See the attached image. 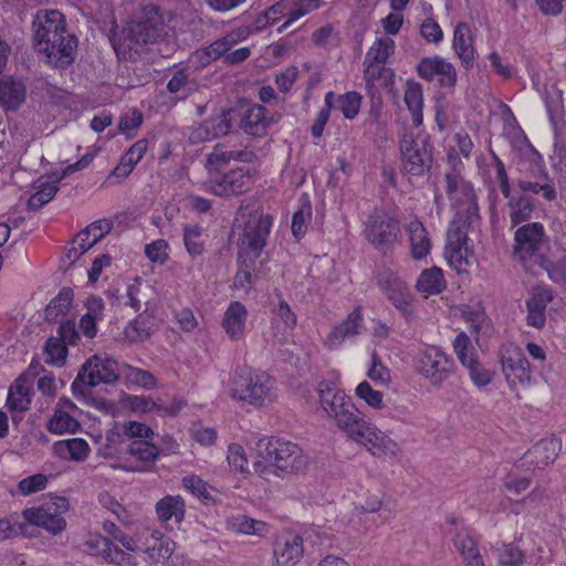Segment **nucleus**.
I'll use <instances>...</instances> for the list:
<instances>
[{"mask_svg":"<svg viewBox=\"0 0 566 566\" xmlns=\"http://www.w3.org/2000/svg\"><path fill=\"white\" fill-rule=\"evenodd\" d=\"M32 28L34 48L44 55L46 64L65 69L74 62L78 41L67 29L62 12L53 9L39 10Z\"/></svg>","mask_w":566,"mask_h":566,"instance_id":"f257e3e1","label":"nucleus"},{"mask_svg":"<svg viewBox=\"0 0 566 566\" xmlns=\"http://www.w3.org/2000/svg\"><path fill=\"white\" fill-rule=\"evenodd\" d=\"M256 457L253 469L264 479H269L271 474H298L310 462L308 455L297 443L276 437L260 439L256 443Z\"/></svg>","mask_w":566,"mask_h":566,"instance_id":"f03ea898","label":"nucleus"},{"mask_svg":"<svg viewBox=\"0 0 566 566\" xmlns=\"http://www.w3.org/2000/svg\"><path fill=\"white\" fill-rule=\"evenodd\" d=\"M170 28L166 24L159 9L154 6L146 7L137 21H132L119 34L111 38L112 45L118 56L139 53L144 45L165 39Z\"/></svg>","mask_w":566,"mask_h":566,"instance_id":"7ed1b4c3","label":"nucleus"},{"mask_svg":"<svg viewBox=\"0 0 566 566\" xmlns=\"http://www.w3.org/2000/svg\"><path fill=\"white\" fill-rule=\"evenodd\" d=\"M273 388L274 379L268 373L247 365L238 366L229 382L231 398L254 407L263 406Z\"/></svg>","mask_w":566,"mask_h":566,"instance_id":"20e7f679","label":"nucleus"},{"mask_svg":"<svg viewBox=\"0 0 566 566\" xmlns=\"http://www.w3.org/2000/svg\"><path fill=\"white\" fill-rule=\"evenodd\" d=\"M317 391L323 410L335 421L337 428L347 436L356 426V422L361 419L352 398L342 389L326 381L318 384Z\"/></svg>","mask_w":566,"mask_h":566,"instance_id":"39448f33","label":"nucleus"},{"mask_svg":"<svg viewBox=\"0 0 566 566\" xmlns=\"http://www.w3.org/2000/svg\"><path fill=\"white\" fill-rule=\"evenodd\" d=\"M446 193L455 210L458 221L472 224L479 219V206L472 184L458 170L452 169L444 175Z\"/></svg>","mask_w":566,"mask_h":566,"instance_id":"423d86ee","label":"nucleus"},{"mask_svg":"<svg viewBox=\"0 0 566 566\" xmlns=\"http://www.w3.org/2000/svg\"><path fill=\"white\" fill-rule=\"evenodd\" d=\"M118 378L117 361L109 357L93 356L81 367L71 388L75 397H85L99 384H113Z\"/></svg>","mask_w":566,"mask_h":566,"instance_id":"0eeeda50","label":"nucleus"},{"mask_svg":"<svg viewBox=\"0 0 566 566\" xmlns=\"http://www.w3.org/2000/svg\"><path fill=\"white\" fill-rule=\"evenodd\" d=\"M400 233V220L389 211L375 210L364 222L365 239L382 253H387L395 247Z\"/></svg>","mask_w":566,"mask_h":566,"instance_id":"6e6552de","label":"nucleus"},{"mask_svg":"<svg viewBox=\"0 0 566 566\" xmlns=\"http://www.w3.org/2000/svg\"><path fill=\"white\" fill-rule=\"evenodd\" d=\"M432 150L428 136L406 134L400 142L402 174L413 177L429 174L433 163Z\"/></svg>","mask_w":566,"mask_h":566,"instance_id":"1a4fd4ad","label":"nucleus"},{"mask_svg":"<svg viewBox=\"0 0 566 566\" xmlns=\"http://www.w3.org/2000/svg\"><path fill=\"white\" fill-rule=\"evenodd\" d=\"M415 370L423 377L429 385L440 387L455 370V363L451 356L438 346H428L419 350L415 357Z\"/></svg>","mask_w":566,"mask_h":566,"instance_id":"9d476101","label":"nucleus"},{"mask_svg":"<svg viewBox=\"0 0 566 566\" xmlns=\"http://www.w3.org/2000/svg\"><path fill=\"white\" fill-rule=\"evenodd\" d=\"M70 510L66 497L55 496L39 506L24 509L21 517L28 523V528L39 526L52 535H59L66 528L64 514Z\"/></svg>","mask_w":566,"mask_h":566,"instance_id":"9b49d317","label":"nucleus"},{"mask_svg":"<svg viewBox=\"0 0 566 566\" xmlns=\"http://www.w3.org/2000/svg\"><path fill=\"white\" fill-rule=\"evenodd\" d=\"M353 441L363 444L375 457L396 461L400 448L396 441L361 417L347 434Z\"/></svg>","mask_w":566,"mask_h":566,"instance_id":"f8f14e48","label":"nucleus"},{"mask_svg":"<svg viewBox=\"0 0 566 566\" xmlns=\"http://www.w3.org/2000/svg\"><path fill=\"white\" fill-rule=\"evenodd\" d=\"M499 358L502 374L512 391L527 388L534 382L531 364L520 346H502Z\"/></svg>","mask_w":566,"mask_h":566,"instance_id":"ddd939ff","label":"nucleus"},{"mask_svg":"<svg viewBox=\"0 0 566 566\" xmlns=\"http://www.w3.org/2000/svg\"><path fill=\"white\" fill-rule=\"evenodd\" d=\"M453 349L474 386L482 388L492 381V373L479 360L476 350L464 332L454 338Z\"/></svg>","mask_w":566,"mask_h":566,"instance_id":"4468645a","label":"nucleus"},{"mask_svg":"<svg viewBox=\"0 0 566 566\" xmlns=\"http://www.w3.org/2000/svg\"><path fill=\"white\" fill-rule=\"evenodd\" d=\"M93 160L92 155H84L76 163L69 165L61 171H54L50 179L40 178L36 181V191L30 197L28 206L32 210H38L50 202L59 190L57 184L67 175L86 168Z\"/></svg>","mask_w":566,"mask_h":566,"instance_id":"2eb2a0df","label":"nucleus"},{"mask_svg":"<svg viewBox=\"0 0 566 566\" xmlns=\"http://www.w3.org/2000/svg\"><path fill=\"white\" fill-rule=\"evenodd\" d=\"M378 285L391 304L401 312L407 321H410L413 315L412 295L401 277L387 269L379 273Z\"/></svg>","mask_w":566,"mask_h":566,"instance_id":"dca6fc26","label":"nucleus"},{"mask_svg":"<svg viewBox=\"0 0 566 566\" xmlns=\"http://www.w3.org/2000/svg\"><path fill=\"white\" fill-rule=\"evenodd\" d=\"M468 224L452 226L447 235L446 258L449 265L457 272H465L473 263V252L468 247Z\"/></svg>","mask_w":566,"mask_h":566,"instance_id":"f3484780","label":"nucleus"},{"mask_svg":"<svg viewBox=\"0 0 566 566\" xmlns=\"http://www.w3.org/2000/svg\"><path fill=\"white\" fill-rule=\"evenodd\" d=\"M231 111L222 109L206 120L187 128L188 140L192 145L210 142L227 135L232 128Z\"/></svg>","mask_w":566,"mask_h":566,"instance_id":"a211bd4d","label":"nucleus"},{"mask_svg":"<svg viewBox=\"0 0 566 566\" xmlns=\"http://www.w3.org/2000/svg\"><path fill=\"white\" fill-rule=\"evenodd\" d=\"M252 184L251 171L241 167L232 169L221 177L211 178L206 184V188L218 197H230L247 192Z\"/></svg>","mask_w":566,"mask_h":566,"instance_id":"6ab92c4d","label":"nucleus"},{"mask_svg":"<svg viewBox=\"0 0 566 566\" xmlns=\"http://www.w3.org/2000/svg\"><path fill=\"white\" fill-rule=\"evenodd\" d=\"M418 76L427 82L438 81L441 87L452 88L457 84L455 67L440 55L423 57L417 65Z\"/></svg>","mask_w":566,"mask_h":566,"instance_id":"aec40b11","label":"nucleus"},{"mask_svg":"<svg viewBox=\"0 0 566 566\" xmlns=\"http://www.w3.org/2000/svg\"><path fill=\"white\" fill-rule=\"evenodd\" d=\"M273 218L269 214L250 216L245 222L242 244L258 258L266 245Z\"/></svg>","mask_w":566,"mask_h":566,"instance_id":"412c9836","label":"nucleus"},{"mask_svg":"<svg viewBox=\"0 0 566 566\" xmlns=\"http://www.w3.org/2000/svg\"><path fill=\"white\" fill-rule=\"evenodd\" d=\"M545 229L541 222H531L520 227L514 234V254L525 260L533 256L542 247Z\"/></svg>","mask_w":566,"mask_h":566,"instance_id":"4be33fe9","label":"nucleus"},{"mask_svg":"<svg viewBox=\"0 0 566 566\" xmlns=\"http://www.w3.org/2000/svg\"><path fill=\"white\" fill-rule=\"evenodd\" d=\"M305 551L306 547L302 546V538L298 537V533L287 531L277 536L274 542L273 554L279 566H294L302 559Z\"/></svg>","mask_w":566,"mask_h":566,"instance_id":"5701e85b","label":"nucleus"},{"mask_svg":"<svg viewBox=\"0 0 566 566\" xmlns=\"http://www.w3.org/2000/svg\"><path fill=\"white\" fill-rule=\"evenodd\" d=\"M554 300V292L547 285H537L531 296L525 301L527 310L526 324L535 328H543L546 324V308Z\"/></svg>","mask_w":566,"mask_h":566,"instance_id":"b1692460","label":"nucleus"},{"mask_svg":"<svg viewBox=\"0 0 566 566\" xmlns=\"http://www.w3.org/2000/svg\"><path fill=\"white\" fill-rule=\"evenodd\" d=\"M560 449L559 439H542L523 455L522 465H526L528 469H544L555 461Z\"/></svg>","mask_w":566,"mask_h":566,"instance_id":"393cba45","label":"nucleus"},{"mask_svg":"<svg viewBox=\"0 0 566 566\" xmlns=\"http://www.w3.org/2000/svg\"><path fill=\"white\" fill-rule=\"evenodd\" d=\"M363 329V314L359 307L354 308L346 319L335 326L328 334L326 343L329 348L339 346L346 338L358 335Z\"/></svg>","mask_w":566,"mask_h":566,"instance_id":"a878e982","label":"nucleus"},{"mask_svg":"<svg viewBox=\"0 0 566 566\" xmlns=\"http://www.w3.org/2000/svg\"><path fill=\"white\" fill-rule=\"evenodd\" d=\"M256 159L254 151L249 149H227L224 145L218 144L207 156V164L210 169L219 170L230 161L253 163Z\"/></svg>","mask_w":566,"mask_h":566,"instance_id":"bb28decb","label":"nucleus"},{"mask_svg":"<svg viewBox=\"0 0 566 566\" xmlns=\"http://www.w3.org/2000/svg\"><path fill=\"white\" fill-rule=\"evenodd\" d=\"M406 232L409 238L412 258L416 260L426 258L430 253L432 244L423 223L418 218H413L406 224Z\"/></svg>","mask_w":566,"mask_h":566,"instance_id":"cd10ccee","label":"nucleus"},{"mask_svg":"<svg viewBox=\"0 0 566 566\" xmlns=\"http://www.w3.org/2000/svg\"><path fill=\"white\" fill-rule=\"evenodd\" d=\"M247 318L248 311L241 302L234 301L229 304L223 315L222 326L232 340L244 337Z\"/></svg>","mask_w":566,"mask_h":566,"instance_id":"c85d7f7f","label":"nucleus"},{"mask_svg":"<svg viewBox=\"0 0 566 566\" xmlns=\"http://www.w3.org/2000/svg\"><path fill=\"white\" fill-rule=\"evenodd\" d=\"M452 49L465 69L472 66L474 61V48L471 29L468 23L460 22L455 25Z\"/></svg>","mask_w":566,"mask_h":566,"instance_id":"c756f323","label":"nucleus"},{"mask_svg":"<svg viewBox=\"0 0 566 566\" xmlns=\"http://www.w3.org/2000/svg\"><path fill=\"white\" fill-rule=\"evenodd\" d=\"M452 541L467 566H485L475 539L467 531L458 532Z\"/></svg>","mask_w":566,"mask_h":566,"instance_id":"7c9ffc66","label":"nucleus"},{"mask_svg":"<svg viewBox=\"0 0 566 566\" xmlns=\"http://www.w3.org/2000/svg\"><path fill=\"white\" fill-rule=\"evenodd\" d=\"M92 544L98 548V553L111 564L137 566V562L132 555L125 553L107 537L98 536L92 541Z\"/></svg>","mask_w":566,"mask_h":566,"instance_id":"2f4dec72","label":"nucleus"},{"mask_svg":"<svg viewBox=\"0 0 566 566\" xmlns=\"http://www.w3.org/2000/svg\"><path fill=\"white\" fill-rule=\"evenodd\" d=\"M539 178L542 181L520 179L517 182L520 190L524 193L541 195L546 201H554L557 198V191L544 165L539 169Z\"/></svg>","mask_w":566,"mask_h":566,"instance_id":"473e14b6","label":"nucleus"},{"mask_svg":"<svg viewBox=\"0 0 566 566\" xmlns=\"http://www.w3.org/2000/svg\"><path fill=\"white\" fill-rule=\"evenodd\" d=\"M268 124L266 108L260 104H254L248 107L240 122L241 128L252 136L264 135Z\"/></svg>","mask_w":566,"mask_h":566,"instance_id":"72a5a7b5","label":"nucleus"},{"mask_svg":"<svg viewBox=\"0 0 566 566\" xmlns=\"http://www.w3.org/2000/svg\"><path fill=\"white\" fill-rule=\"evenodd\" d=\"M185 506L180 495H166L156 503V514L163 523L174 521L179 524L185 517Z\"/></svg>","mask_w":566,"mask_h":566,"instance_id":"f704fd0d","label":"nucleus"},{"mask_svg":"<svg viewBox=\"0 0 566 566\" xmlns=\"http://www.w3.org/2000/svg\"><path fill=\"white\" fill-rule=\"evenodd\" d=\"M197 87L198 83L190 72V66L176 70L167 83V91L181 99L192 94Z\"/></svg>","mask_w":566,"mask_h":566,"instance_id":"c9c22d12","label":"nucleus"},{"mask_svg":"<svg viewBox=\"0 0 566 566\" xmlns=\"http://www.w3.org/2000/svg\"><path fill=\"white\" fill-rule=\"evenodd\" d=\"M32 389L28 381L18 378L8 391L7 407L11 411L24 412L31 405Z\"/></svg>","mask_w":566,"mask_h":566,"instance_id":"e433bc0d","label":"nucleus"},{"mask_svg":"<svg viewBox=\"0 0 566 566\" xmlns=\"http://www.w3.org/2000/svg\"><path fill=\"white\" fill-rule=\"evenodd\" d=\"M53 451L64 460L84 461L90 453V446L82 438H72L55 442Z\"/></svg>","mask_w":566,"mask_h":566,"instance_id":"4c0bfd02","label":"nucleus"},{"mask_svg":"<svg viewBox=\"0 0 566 566\" xmlns=\"http://www.w3.org/2000/svg\"><path fill=\"white\" fill-rule=\"evenodd\" d=\"M447 286L443 272L440 268L432 266L424 269L416 283L417 290L426 295H436L441 293Z\"/></svg>","mask_w":566,"mask_h":566,"instance_id":"58836bf2","label":"nucleus"},{"mask_svg":"<svg viewBox=\"0 0 566 566\" xmlns=\"http://www.w3.org/2000/svg\"><path fill=\"white\" fill-rule=\"evenodd\" d=\"M25 99L22 82L11 77L0 81V102L9 109H17Z\"/></svg>","mask_w":566,"mask_h":566,"instance_id":"ea45409f","label":"nucleus"},{"mask_svg":"<svg viewBox=\"0 0 566 566\" xmlns=\"http://www.w3.org/2000/svg\"><path fill=\"white\" fill-rule=\"evenodd\" d=\"M403 99L411 113L413 124L420 125L423 118V93L421 85L417 82L408 81Z\"/></svg>","mask_w":566,"mask_h":566,"instance_id":"a19ab883","label":"nucleus"},{"mask_svg":"<svg viewBox=\"0 0 566 566\" xmlns=\"http://www.w3.org/2000/svg\"><path fill=\"white\" fill-rule=\"evenodd\" d=\"M332 95L334 96L333 108H338L346 119L353 120L357 117L363 102V96L358 92L350 91L337 95L332 91Z\"/></svg>","mask_w":566,"mask_h":566,"instance_id":"79ce46f5","label":"nucleus"},{"mask_svg":"<svg viewBox=\"0 0 566 566\" xmlns=\"http://www.w3.org/2000/svg\"><path fill=\"white\" fill-rule=\"evenodd\" d=\"M507 199H509L507 206L510 209L509 214H510V220H511L512 227H515V226L520 224L521 222H524L531 218V214L534 210V202L530 197H527L525 195H520V196H511L510 195V198H507Z\"/></svg>","mask_w":566,"mask_h":566,"instance_id":"37998d69","label":"nucleus"},{"mask_svg":"<svg viewBox=\"0 0 566 566\" xmlns=\"http://www.w3.org/2000/svg\"><path fill=\"white\" fill-rule=\"evenodd\" d=\"M73 301V291L69 287L62 289L59 294L51 300L44 310V317L48 322H56L61 315H65Z\"/></svg>","mask_w":566,"mask_h":566,"instance_id":"c03bdc74","label":"nucleus"},{"mask_svg":"<svg viewBox=\"0 0 566 566\" xmlns=\"http://www.w3.org/2000/svg\"><path fill=\"white\" fill-rule=\"evenodd\" d=\"M324 4L323 0H291L290 18L277 28V33H282L295 21L322 8Z\"/></svg>","mask_w":566,"mask_h":566,"instance_id":"a18cd8bd","label":"nucleus"},{"mask_svg":"<svg viewBox=\"0 0 566 566\" xmlns=\"http://www.w3.org/2000/svg\"><path fill=\"white\" fill-rule=\"evenodd\" d=\"M395 52V42L389 36L377 39L368 49L365 61L371 64H385Z\"/></svg>","mask_w":566,"mask_h":566,"instance_id":"49530a36","label":"nucleus"},{"mask_svg":"<svg viewBox=\"0 0 566 566\" xmlns=\"http://www.w3.org/2000/svg\"><path fill=\"white\" fill-rule=\"evenodd\" d=\"M46 428L50 432L55 434L74 433L80 428V422L69 412L54 409Z\"/></svg>","mask_w":566,"mask_h":566,"instance_id":"de8ad7c7","label":"nucleus"},{"mask_svg":"<svg viewBox=\"0 0 566 566\" xmlns=\"http://www.w3.org/2000/svg\"><path fill=\"white\" fill-rule=\"evenodd\" d=\"M291 0H280L272 4L268 10L260 13L255 20L256 27L262 29L279 20L290 18Z\"/></svg>","mask_w":566,"mask_h":566,"instance_id":"09e8293b","label":"nucleus"},{"mask_svg":"<svg viewBox=\"0 0 566 566\" xmlns=\"http://www.w3.org/2000/svg\"><path fill=\"white\" fill-rule=\"evenodd\" d=\"M312 220V206L310 200L303 196L300 199L298 209L293 213L292 218V233L296 239L302 238L306 230L310 221Z\"/></svg>","mask_w":566,"mask_h":566,"instance_id":"8fccbe9b","label":"nucleus"},{"mask_svg":"<svg viewBox=\"0 0 566 566\" xmlns=\"http://www.w3.org/2000/svg\"><path fill=\"white\" fill-rule=\"evenodd\" d=\"M19 535L28 536V523L21 517V514H11L0 520V541L18 537Z\"/></svg>","mask_w":566,"mask_h":566,"instance_id":"3c124183","label":"nucleus"},{"mask_svg":"<svg viewBox=\"0 0 566 566\" xmlns=\"http://www.w3.org/2000/svg\"><path fill=\"white\" fill-rule=\"evenodd\" d=\"M127 452L145 464L154 463L160 457L159 447L147 440H134Z\"/></svg>","mask_w":566,"mask_h":566,"instance_id":"603ef678","label":"nucleus"},{"mask_svg":"<svg viewBox=\"0 0 566 566\" xmlns=\"http://www.w3.org/2000/svg\"><path fill=\"white\" fill-rule=\"evenodd\" d=\"M44 360L49 365L61 367L67 357V345L60 338L50 337L44 345Z\"/></svg>","mask_w":566,"mask_h":566,"instance_id":"864d4df0","label":"nucleus"},{"mask_svg":"<svg viewBox=\"0 0 566 566\" xmlns=\"http://www.w3.org/2000/svg\"><path fill=\"white\" fill-rule=\"evenodd\" d=\"M203 229L198 224H186L184 227V243L187 252L192 256L201 255L205 244L201 240Z\"/></svg>","mask_w":566,"mask_h":566,"instance_id":"5fc2aeb1","label":"nucleus"},{"mask_svg":"<svg viewBox=\"0 0 566 566\" xmlns=\"http://www.w3.org/2000/svg\"><path fill=\"white\" fill-rule=\"evenodd\" d=\"M151 335V327L149 322L142 315H138L125 328V336L129 342L143 343Z\"/></svg>","mask_w":566,"mask_h":566,"instance_id":"6e6d98bb","label":"nucleus"},{"mask_svg":"<svg viewBox=\"0 0 566 566\" xmlns=\"http://www.w3.org/2000/svg\"><path fill=\"white\" fill-rule=\"evenodd\" d=\"M332 91L327 92L324 96V106L319 109L312 127L311 134L314 138L318 139L323 136L324 128L331 117V111L333 109Z\"/></svg>","mask_w":566,"mask_h":566,"instance_id":"4d7b16f0","label":"nucleus"},{"mask_svg":"<svg viewBox=\"0 0 566 566\" xmlns=\"http://www.w3.org/2000/svg\"><path fill=\"white\" fill-rule=\"evenodd\" d=\"M497 560L502 566H522L525 555L516 545L505 544L497 549Z\"/></svg>","mask_w":566,"mask_h":566,"instance_id":"13d9d810","label":"nucleus"},{"mask_svg":"<svg viewBox=\"0 0 566 566\" xmlns=\"http://www.w3.org/2000/svg\"><path fill=\"white\" fill-rule=\"evenodd\" d=\"M355 394L359 399L364 400L367 406L374 409L382 408V392L374 389L368 381H361L356 387Z\"/></svg>","mask_w":566,"mask_h":566,"instance_id":"bf43d9fd","label":"nucleus"},{"mask_svg":"<svg viewBox=\"0 0 566 566\" xmlns=\"http://www.w3.org/2000/svg\"><path fill=\"white\" fill-rule=\"evenodd\" d=\"M541 266L554 283L566 286V254L556 261L544 260Z\"/></svg>","mask_w":566,"mask_h":566,"instance_id":"052dcab7","label":"nucleus"},{"mask_svg":"<svg viewBox=\"0 0 566 566\" xmlns=\"http://www.w3.org/2000/svg\"><path fill=\"white\" fill-rule=\"evenodd\" d=\"M125 377L129 382L146 389H153L157 386L156 378L151 373L137 367L127 366Z\"/></svg>","mask_w":566,"mask_h":566,"instance_id":"680f3d73","label":"nucleus"},{"mask_svg":"<svg viewBox=\"0 0 566 566\" xmlns=\"http://www.w3.org/2000/svg\"><path fill=\"white\" fill-rule=\"evenodd\" d=\"M298 537L302 538V546L316 548L321 547L328 541V534L316 526H308L298 533Z\"/></svg>","mask_w":566,"mask_h":566,"instance_id":"e2e57ef3","label":"nucleus"},{"mask_svg":"<svg viewBox=\"0 0 566 566\" xmlns=\"http://www.w3.org/2000/svg\"><path fill=\"white\" fill-rule=\"evenodd\" d=\"M233 528L239 533L262 536L266 531V524L248 516H239L233 523Z\"/></svg>","mask_w":566,"mask_h":566,"instance_id":"0e129e2a","label":"nucleus"},{"mask_svg":"<svg viewBox=\"0 0 566 566\" xmlns=\"http://www.w3.org/2000/svg\"><path fill=\"white\" fill-rule=\"evenodd\" d=\"M48 476L45 474L38 473L22 479L18 483V490L22 495L27 496L44 490Z\"/></svg>","mask_w":566,"mask_h":566,"instance_id":"69168bd1","label":"nucleus"},{"mask_svg":"<svg viewBox=\"0 0 566 566\" xmlns=\"http://www.w3.org/2000/svg\"><path fill=\"white\" fill-rule=\"evenodd\" d=\"M227 459L233 471L241 473L248 471V459L243 448L240 444L232 443L228 447Z\"/></svg>","mask_w":566,"mask_h":566,"instance_id":"338daca9","label":"nucleus"},{"mask_svg":"<svg viewBox=\"0 0 566 566\" xmlns=\"http://www.w3.org/2000/svg\"><path fill=\"white\" fill-rule=\"evenodd\" d=\"M370 363L367 376L377 384L388 385L390 382V371L380 363L376 353H373Z\"/></svg>","mask_w":566,"mask_h":566,"instance_id":"774afa93","label":"nucleus"}]
</instances>
